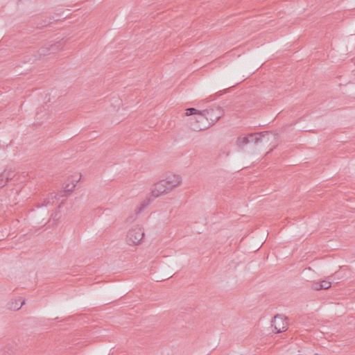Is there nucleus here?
<instances>
[{
  "label": "nucleus",
  "mask_w": 355,
  "mask_h": 355,
  "mask_svg": "<svg viewBox=\"0 0 355 355\" xmlns=\"http://www.w3.org/2000/svg\"><path fill=\"white\" fill-rule=\"evenodd\" d=\"M320 282H313L311 285V288L315 291L322 290V286Z\"/></svg>",
  "instance_id": "nucleus-14"
},
{
  "label": "nucleus",
  "mask_w": 355,
  "mask_h": 355,
  "mask_svg": "<svg viewBox=\"0 0 355 355\" xmlns=\"http://www.w3.org/2000/svg\"><path fill=\"white\" fill-rule=\"evenodd\" d=\"M60 16L57 15V17H53V19H54V20H55V21H58V20H60Z\"/></svg>",
  "instance_id": "nucleus-17"
},
{
  "label": "nucleus",
  "mask_w": 355,
  "mask_h": 355,
  "mask_svg": "<svg viewBox=\"0 0 355 355\" xmlns=\"http://www.w3.org/2000/svg\"><path fill=\"white\" fill-rule=\"evenodd\" d=\"M136 218H137V216H132L128 217L127 218V222L132 223L135 220Z\"/></svg>",
  "instance_id": "nucleus-16"
},
{
  "label": "nucleus",
  "mask_w": 355,
  "mask_h": 355,
  "mask_svg": "<svg viewBox=\"0 0 355 355\" xmlns=\"http://www.w3.org/2000/svg\"><path fill=\"white\" fill-rule=\"evenodd\" d=\"M206 114L207 112L199 111L193 107L187 109L185 112L186 116L194 115L190 121V127L194 131H200L209 128Z\"/></svg>",
  "instance_id": "nucleus-1"
},
{
  "label": "nucleus",
  "mask_w": 355,
  "mask_h": 355,
  "mask_svg": "<svg viewBox=\"0 0 355 355\" xmlns=\"http://www.w3.org/2000/svg\"><path fill=\"white\" fill-rule=\"evenodd\" d=\"M151 198H152L153 199H154V198L150 196V198H149V200H151Z\"/></svg>",
  "instance_id": "nucleus-19"
},
{
  "label": "nucleus",
  "mask_w": 355,
  "mask_h": 355,
  "mask_svg": "<svg viewBox=\"0 0 355 355\" xmlns=\"http://www.w3.org/2000/svg\"><path fill=\"white\" fill-rule=\"evenodd\" d=\"M288 323L281 315H276L272 320V332L275 334L285 331L287 329Z\"/></svg>",
  "instance_id": "nucleus-4"
},
{
  "label": "nucleus",
  "mask_w": 355,
  "mask_h": 355,
  "mask_svg": "<svg viewBox=\"0 0 355 355\" xmlns=\"http://www.w3.org/2000/svg\"><path fill=\"white\" fill-rule=\"evenodd\" d=\"M15 177V172L12 169L6 168L0 173V189L5 187L8 182Z\"/></svg>",
  "instance_id": "nucleus-8"
},
{
  "label": "nucleus",
  "mask_w": 355,
  "mask_h": 355,
  "mask_svg": "<svg viewBox=\"0 0 355 355\" xmlns=\"http://www.w3.org/2000/svg\"><path fill=\"white\" fill-rule=\"evenodd\" d=\"M24 304V301L21 302L20 305H18V304H16L14 306H12V308H13L15 310H19V309L21 308L22 305Z\"/></svg>",
  "instance_id": "nucleus-15"
},
{
  "label": "nucleus",
  "mask_w": 355,
  "mask_h": 355,
  "mask_svg": "<svg viewBox=\"0 0 355 355\" xmlns=\"http://www.w3.org/2000/svg\"><path fill=\"white\" fill-rule=\"evenodd\" d=\"M250 138V144L253 143L254 145L260 144H268L270 141L269 133L268 132H262L257 133H251L248 135Z\"/></svg>",
  "instance_id": "nucleus-6"
},
{
  "label": "nucleus",
  "mask_w": 355,
  "mask_h": 355,
  "mask_svg": "<svg viewBox=\"0 0 355 355\" xmlns=\"http://www.w3.org/2000/svg\"><path fill=\"white\" fill-rule=\"evenodd\" d=\"M58 198H59L57 194L51 193L49 196L44 199L42 203V206H49L53 203L54 199Z\"/></svg>",
  "instance_id": "nucleus-11"
},
{
  "label": "nucleus",
  "mask_w": 355,
  "mask_h": 355,
  "mask_svg": "<svg viewBox=\"0 0 355 355\" xmlns=\"http://www.w3.org/2000/svg\"><path fill=\"white\" fill-rule=\"evenodd\" d=\"M168 192H170V191L167 189V186H166L164 182L160 180L153 185L151 190V196L153 198H156Z\"/></svg>",
  "instance_id": "nucleus-7"
},
{
  "label": "nucleus",
  "mask_w": 355,
  "mask_h": 355,
  "mask_svg": "<svg viewBox=\"0 0 355 355\" xmlns=\"http://www.w3.org/2000/svg\"><path fill=\"white\" fill-rule=\"evenodd\" d=\"M203 111L204 112H207L206 117L209 127L214 125L223 114V110L218 106H213L209 109L204 110Z\"/></svg>",
  "instance_id": "nucleus-3"
},
{
  "label": "nucleus",
  "mask_w": 355,
  "mask_h": 355,
  "mask_svg": "<svg viewBox=\"0 0 355 355\" xmlns=\"http://www.w3.org/2000/svg\"><path fill=\"white\" fill-rule=\"evenodd\" d=\"M61 49H62V44L60 42H58V43H55L53 44L47 45L44 47H42L39 50V53H40V55L44 56L49 53H48L49 51V53H55Z\"/></svg>",
  "instance_id": "nucleus-9"
},
{
  "label": "nucleus",
  "mask_w": 355,
  "mask_h": 355,
  "mask_svg": "<svg viewBox=\"0 0 355 355\" xmlns=\"http://www.w3.org/2000/svg\"><path fill=\"white\" fill-rule=\"evenodd\" d=\"M250 138L248 136L245 137H239L236 139V145L240 148H243L245 145L250 144Z\"/></svg>",
  "instance_id": "nucleus-10"
},
{
  "label": "nucleus",
  "mask_w": 355,
  "mask_h": 355,
  "mask_svg": "<svg viewBox=\"0 0 355 355\" xmlns=\"http://www.w3.org/2000/svg\"><path fill=\"white\" fill-rule=\"evenodd\" d=\"M321 282L322 290H326L331 287V283L329 281L323 280Z\"/></svg>",
  "instance_id": "nucleus-13"
},
{
  "label": "nucleus",
  "mask_w": 355,
  "mask_h": 355,
  "mask_svg": "<svg viewBox=\"0 0 355 355\" xmlns=\"http://www.w3.org/2000/svg\"><path fill=\"white\" fill-rule=\"evenodd\" d=\"M164 184L167 186V189L171 191L175 187L180 186L182 182V178L180 175L175 174H169L163 180H161Z\"/></svg>",
  "instance_id": "nucleus-5"
},
{
  "label": "nucleus",
  "mask_w": 355,
  "mask_h": 355,
  "mask_svg": "<svg viewBox=\"0 0 355 355\" xmlns=\"http://www.w3.org/2000/svg\"><path fill=\"white\" fill-rule=\"evenodd\" d=\"M80 179V177L78 180H73L71 184H67L64 187V191L65 192H71L73 190L76 185V182H78V180Z\"/></svg>",
  "instance_id": "nucleus-12"
},
{
  "label": "nucleus",
  "mask_w": 355,
  "mask_h": 355,
  "mask_svg": "<svg viewBox=\"0 0 355 355\" xmlns=\"http://www.w3.org/2000/svg\"><path fill=\"white\" fill-rule=\"evenodd\" d=\"M144 209V207H141L139 209L137 213L140 212Z\"/></svg>",
  "instance_id": "nucleus-18"
},
{
  "label": "nucleus",
  "mask_w": 355,
  "mask_h": 355,
  "mask_svg": "<svg viewBox=\"0 0 355 355\" xmlns=\"http://www.w3.org/2000/svg\"><path fill=\"white\" fill-rule=\"evenodd\" d=\"M144 236V232L141 227L135 226L128 232L127 243L129 245H137L140 243Z\"/></svg>",
  "instance_id": "nucleus-2"
}]
</instances>
